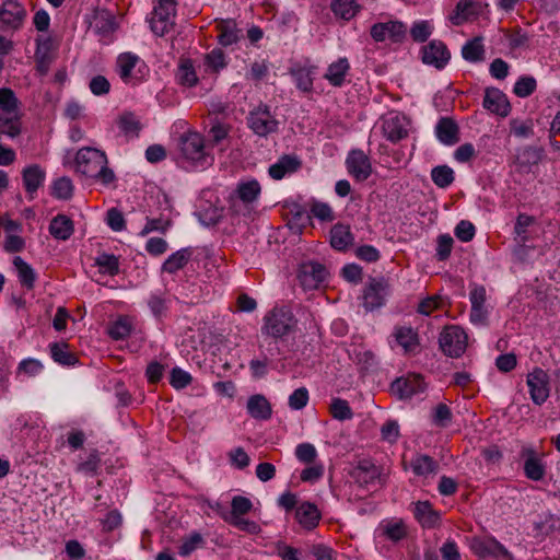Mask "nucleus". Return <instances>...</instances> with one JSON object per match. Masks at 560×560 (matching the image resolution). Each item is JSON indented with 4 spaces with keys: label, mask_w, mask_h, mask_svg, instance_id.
Segmentation results:
<instances>
[{
    "label": "nucleus",
    "mask_w": 560,
    "mask_h": 560,
    "mask_svg": "<svg viewBox=\"0 0 560 560\" xmlns=\"http://www.w3.org/2000/svg\"><path fill=\"white\" fill-rule=\"evenodd\" d=\"M107 163L106 154L94 148H82L75 155L77 172L105 185L115 180V174Z\"/></svg>",
    "instance_id": "1"
},
{
    "label": "nucleus",
    "mask_w": 560,
    "mask_h": 560,
    "mask_svg": "<svg viewBox=\"0 0 560 560\" xmlns=\"http://www.w3.org/2000/svg\"><path fill=\"white\" fill-rule=\"evenodd\" d=\"M296 319L290 308L273 307L264 318L262 334L272 338H282L294 330Z\"/></svg>",
    "instance_id": "2"
},
{
    "label": "nucleus",
    "mask_w": 560,
    "mask_h": 560,
    "mask_svg": "<svg viewBox=\"0 0 560 560\" xmlns=\"http://www.w3.org/2000/svg\"><path fill=\"white\" fill-rule=\"evenodd\" d=\"M441 351L451 358H459L466 351L468 336L466 331L457 325H447L439 336Z\"/></svg>",
    "instance_id": "3"
},
{
    "label": "nucleus",
    "mask_w": 560,
    "mask_h": 560,
    "mask_svg": "<svg viewBox=\"0 0 560 560\" xmlns=\"http://www.w3.org/2000/svg\"><path fill=\"white\" fill-rule=\"evenodd\" d=\"M390 294V284L384 277L370 278L362 294V306L366 312L383 307Z\"/></svg>",
    "instance_id": "4"
},
{
    "label": "nucleus",
    "mask_w": 560,
    "mask_h": 560,
    "mask_svg": "<svg viewBox=\"0 0 560 560\" xmlns=\"http://www.w3.org/2000/svg\"><path fill=\"white\" fill-rule=\"evenodd\" d=\"M178 149L185 160L198 166H203L208 163L203 138L198 132H187L182 135L178 141Z\"/></svg>",
    "instance_id": "5"
},
{
    "label": "nucleus",
    "mask_w": 560,
    "mask_h": 560,
    "mask_svg": "<svg viewBox=\"0 0 560 560\" xmlns=\"http://www.w3.org/2000/svg\"><path fill=\"white\" fill-rule=\"evenodd\" d=\"M248 127L258 137H267L278 130L279 122L270 112L269 106L260 104L249 112Z\"/></svg>",
    "instance_id": "6"
},
{
    "label": "nucleus",
    "mask_w": 560,
    "mask_h": 560,
    "mask_svg": "<svg viewBox=\"0 0 560 560\" xmlns=\"http://www.w3.org/2000/svg\"><path fill=\"white\" fill-rule=\"evenodd\" d=\"M327 268L317 261H305L301 264L298 279L304 290H315L319 288L328 278Z\"/></svg>",
    "instance_id": "7"
},
{
    "label": "nucleus",
    "mask_w": 560,
    "mask_h": 560,
    "mask_svg": "<svg viewBox=\"0 0 560 560\" xmlns=\"http://www.w3.org/2000/svg\"><path fill=\"white\" fill-rule=\"evenodd\" d=\"M427 388L425 382L420 374H408L396 378L390 390L397 398L405 400L423 393Z\"/></svg>",
    "instance_id": "8"
},
{
    "label": "nucleus",
    "mask_w": 560,
    "mask_h": 560,
    "mask_svg": "<svg viewBox=\"0 0 560 560\" xmlns=\"http://www.w3.org/2000/svg\"><path fill=\"white\" fill-rule=\"evenodd\" d=\"M527 386L529 395L534 404L542 405L549 397V376L540 368H535L533 372L527 375Z\"/></svg>",
    "instance_id": "9"
},
{
    "label": "nucleus",
    "mask_w": 560,
    "mask_h": 560,
    "mask_svg": "<svg viewBox=\"0 0 560 560\" xmlns=\"http://www.w3.org/2000/svg\"><path fill=\"white\" fill-rule=\"evenodd\" d=\"M451 52L446 45L438 39L431 40L421 48V60L438 70L443 69L450 61Z\"/></svg>",
    "instance_id": "10"
},
{
    "label": "nucleus",
    "mask_w": 560,
    "mask_h": 560,
    "mask_svg": "<svg viewBox=\"0 0 560 560\" xmlns=\"http://www.w3.org/2000/svg\"><path fill=\"white\" fill-rule=\"evenodd\" d=\"M348 173L358 182L366 180L372 174L369 156L362 150H352L346 159Z\"/></svg>",
    "instance_id": "11"
},
{
    "label": "nucleus",
    "mask_w": 560,
    "mask_h": 560,
    "mask_svg": "<svg viewBox=\"0 0 560 560\" xmlns=\"http://www.w3.org/2000/svg\"><path fill=\"white\" fill-rule=\"evenodd\" d=\"M407 28L402 22L388 21L372 25L370 34L375 42H384L387 38L394 43L401 42L406 36Z\"/></svg>",
    "instance_id": "12"
},
{
    "label": "nucleus",
    "mask_w": 560,
    "mask_h": 560,
    "mask_svg": "<svg viewBox=\"0 0 560 560\" xmlns=\"http://www.w3.org/2000/svg\"><path fill=\"white\" fill-rule=\"evenodd\" d=\"M26 18L25 8L16 0H5L0 8V22L4 27L19 30Z\"/></svg>",
    "instance_id": "13"
},
{
    "label": "nucleus",
    "mask_w": 560,
    "mask_h": 560,
    "mask_svg": "<svg viewBox=\"0 0 560 560\" xmlns=\"http://www.w3.org/2000/svg\"><path fill=\"white\" fill-rule=\"evenodd\" d=\"M520 456L524 459V474L529 480L539 481L545 477V465L533 447L524 446Z\"/></svg>",
    "instance_id": "14"
},
{
    "label": "nucleus",
    "mask_w": 560,
    "mask_h": 560,
    "mask_svg": "<svg viewBox=\"0 0 560 560\" xmlns=\"http://www.w3.org/2000/svg\"><path fill=\"white\" fill-rule=\"evenodd\" d=\"M141 62L138 55L132 52H122L117 57L116 70L119 78L127 84H137L140 81V77L133 71L136 67Z\"/></svg>",
    "instance_id": "15"
},
{
    "label": "nucleus",
    "mask_w": 560,
    "mask_h": 560,
    "mask_svg": "<svg viewBox=\"0 0 560 560\" xmlns=\"http://www.w3.org/2000/svg\"><path fill=\"white\" fill-rule=\"evenodd\" d=\"M483 107L502 117L511 112V105L506 95L497 88H487L483 97Z\"/></svg>",
    "instance_id": "16"
},
{
    "label": "nucleus",
    "mask_w": 560,
    "mask_h": 560,
    "mask_svg": "<svg viewBox=\"0 0 560 560\" xmlns=\"http://www.w3.org/2000/svg\"><path fill=\"white\" fill-rule=\"evenodd\" d=\"M470 549L480 558L510 556L506 548L493 538H474L470 544Z\"/></svg>",
    "instance_id": "17"
},
{
    "label": "nucleus",
    "mask_w": 560,
    "mask_h": 560,
    "mask_svg": "<svg viewBox=\"0 0 560 560\" xmlns=\"http://www.w3.org/2000/svg\"><path fill=\"white\" fill-rule=\"evenodd\" d=\"M350 476L360 486H369L380 478L381 470L372 459L363 458L352 468Z\"/></svg>",
    "instance_id": "18"
},
{
    "label": "nucleus",
    "mask_w": 560,
    "mask_h": 560,
    "mask_svg": "<svg viewBox=\"0 0 560 560\" xmlns=\"http://www.w3.org/2000/svg\"><path fill=\"white\" fill-rule=\"evenodd\" d=\"M383 132L387 140L397 142L408 135L407 121L404 116L392 114L383 121Z\"/></svg>",
    "instance_id": "19"
},
{
    "label": "nucleus",
    "mask_w": 560,
    "mask_h": 560,
    "mask_svg": "<svg viewBox=\"0 0 560 560\" xmlns=\"http://www.w3.org/2000/svg\"><path fill=\"white\" fill-rule=\"evenodd\" d=\"M322 518L318 508L308 501L302 502L295 511V520L305 529H314Z\"/></svg>",
    "instance_id": "20"
},
{
    "label": "nucleus",
    "mask_w": 560,
    "mask_h": 560,
    "mask_svg": "<svg viewBox=\"0 0 560 560\" xmlns=\"http://www.w3.org/2000/svg\"><path fill=\"white\" fill-rule=\"evenodd\" d=\"M354 236L350 226L342 223H336L330 229V245L339 252L346 250L353 244Z\"/></svg>",
    "instance_id": "21"
},
{
    "label": "nucleus",
    "mask_w": 560,
    "mask_h": 560,
    "mask_svg": "<svg viewBox=\"0 0 560 560\" xmlns=\"http://www.w3.org/2000/svg\"><path fill=\"white\" fill-rule=\"evenodd\" d=\"M436 138L446 145H453L459 141L458 126L448 117H442L435 126Z\"/></svg>",
    "instance_id": "22"
},
{
    "label": "nucleus",
    "mask_w": 560,
    "mask_h": 560,
    "mask_svg": "<svg viewBox=\"0 0 560 560\" xmlns=\"http://www.w3.org/2000/svg\"><path fill=\"white\" fill-rule=\"evenodd\" d=\"M301 166V161L293 155H283L277 163L269 166L268 173L271 178L279 180L287 174L296 172Z\"/></svg>",
    "instance_id": "23"
},
{
    "label": "nucleus",
    "mask_w": 560,
    "mask_h": 560,
    "mask_svg": "<svg viewBox=\"0 0 560 560\" xmlns=\"http://www.w3.org/2000/svg\"><path fill=\"white\" fill-rule=\"evenodd\" d=\"M92 27L101 36L110 35L117 27L115 15L106 9L96 10Z\"/></svg>",
    "instance_id": "24"
},
{
    "label": "nucleus",
    "mask_w": 560,
    "mask_h": 560,
    "mask_svg": "<svg viewBox=\"0 0 560 560\" xmlns=\"http://www.w3.org/2000/svg\"><path fill=\"white\" fill-rule=\"evenodd\" d=\"M22 177L26 192L33 195L44 184L46 173L39 165L33 164L23 170Z\"/></svg>",
    "instance_id": "25"
},
{
    "label": "nucleus",
    "mask_w": 560,
    "mask_h": 560,
    "mask_svg": "<svg viewBox=\"0 0 560 560\" xmlns=\"http://www.w3.org/2000/svg\"><path fill=\"white\" fill-rule=\"evenodd\" d=\"M350 70V63L346 57L339 58L337 61L330 63L327 68L324 78L336 88L343 85L346 75Z\"/></svg>",
    "instance_id": "26"
},
{
    "label": "nucleus",
    "mask_w": 560,
    "mask_h": 560,
    "mask_svg": "<svg viewBox=\"0 0 560 560\" xmlns=\"http://www.w3.org/2000/svg\"><path fill=\"white\" fill-rule=\"evenodd\" d=\"M192 254L194 250L190 247L180 248L179 250L170 255L168 258L163 262L161 267L162 271L170 275L177 272L188 264Z\"/></svg>",
    "instance_id": "27"
},
{
    "label": "nucleus",
    "mask_w": 560,
    "mask_h": 560,
    "mask_svg": "<svg viewBox=\"0 0 560 560\" xmlns=\"http://www.w3.org/2000/svg\"><path fill=\"white\" fill-rule=\"evenodd\" d=\"M73 232H74L73 221L65 214H57L50 221L49 233L56 240L67 241L71 237Z\"/></svg>",
    "instance_id": "28"
},
{
    "label": "nucleus",
    "mask_w": 560,
    "mask_h": 560,
    "mask_svg": "<svg viewBox=\"0 0 560 560\" xmlns=\"http://www.w3.org/2000/svg\"><path fill=\"white\" fill-rule=\"evenodd\" d=\"M247 411L249 416L257 420H268L272 410L269 401L262 395H253L247 400Z\"/></svg>",
    "instance_id": "29"
},
{
    "label": "nucleus",
    "mask_w": 560,
    "mask_h": 560,
    "mask_svg": "<svg viewBox=\"0 0 560 560\" xmlns=\"http://www.w3.org/2000/svg\"><path fill=\"white\" fill-rule=\"evenodd\" d=\"M394 337L406 353L413 352L419 346L418 334L410 326L396 327Z\"/></svg>",
    "instance_id": "30"
},
{
    "label": "nucleus",
    "mask_w": 560,
    "mask_h": 560,
    "mask_svg": "<svg viewBox=\"0 0 560 560\" xmlns=\"http://www.w3.org/2000/svg\"><path fill=\"white\" fill-rule=\"evenodd\" d=\"M416 520L423 526L431 528L439 522V514L428 501H418L413 506Z\"/></svg>",
    "instance_id": "31"
},
{
    "label": "nucleus",
    "mask_w": 560,
    "mask_h": 560,
    "mask_svg": "<svg viewBox=\"0 0 560 560\" xmlns=\"http://www.w3.org/2000/svg\"><path fill=\"white\" fill-rule=\"evenodd\" d=\"M21 133L19 112H0V135L15 138Z\"/></svg>",
    "instance_id": "32"
},
{
    "label": "nucleus",
    "mask_w": 560,
    "mask_h": 560,
    "mask_svg": "<svg viewBox=\"0 0 560 560\" xmlns=\"http://www.w3.org/2000/svg\"><path fill=\"white\" fill-rule=\"evenodd\" d=\"M217 27L220 31L218 39L222 46H231L238 42L241 31L236 27L234 20H223Z\"/></svg>",
    "instance_id": "33"
},
{
    "label": "nucleus",
    "mask_w": 560,
    "mask_h": 560,
    "mask_svg": "<svg viewBox=\"0 0 560 560\" xmlns=\"http://www.w3.org/2000/svg\"><path fill=\"white\" fill-rule=\"evenodd\" d=\"M462 56L466 61L480 62L485 60L483 38L480 36L468 40L462 48Z\"/></svg>",
    "instance_id": "34"
},
{
    "label": "nucleus",
    "mask_w": 560,
    "mask_h": 560,
    "mask_svg": "<svg viewBox=\"0 0 560 560\" xmlns=\"http://www.w3.org/2000/svg\"><path fill=\"white\" fill-rule=\"evenodd\" d=\"M476 15H478L476 3L462 0L456 4L455 10L450 15V20L454 25H460Z\"/></svg>",
    "instance_id": "35"
},
{
    "label": "nucleus",
    "mask_w": 560,
    "mask_h": 560,
    "mask_svg": "<svg viewBox=\"0 0 560 560\" xmlns=\"http://www.w3.org/2000/svg\"><path fill=\"white\" fill-rule=\"evenodd\" d=\"M260 191V184L256 179H252L238 183L234 195L244 203H252L257 200Z\"/></svg>",
    "instance_id": "36"
},
{
    "label": "nucleus",
    "mask_w": 560,
    "mask_h": 560,
    "mask_svg": "<svg viewBox=\"0 0 560 560\" xmlns=\"http://www.w3.org/2000/svg\"><path fill=\"white\" fill-rule=\"evenodd\" d=\"M253 509L252 501L243 495H235L231 501V512L226 515H223V520L226 523H232V521H236L242 518L245 514L250 512Z\"/></svg>",
    "instance_id": "37"
},
{
    "label": "nucleus",
    "mask_w": 560,
    "mask_h": 560,
    "mask_svg": "<svg viewBox=\"0 0 560 560\" xmlns=\"http://www.w3.org/2000/svg\"><path fill=\"white\" fill-rule=\"evenodd\" d=\"M560 529V520L550 513L539 516L534 523V532L536 537H546Z\"/></svg>",
    "instance_id": "38"
},
{
    "label": "nucleus",
    "mask_w": 560,
    "mask_h": 560,
    "mask_svg": "<svg viewBox=\"0 0 560 560\" xmlns=\"http://www.w3.org/2000/svg\"><path fill=\"white\" fill-rule=\"evenodd\" d=\"M314 67H296L291 69L295 85L302 92H311L314 82Z\"/></svg>",
    "instance_id": "39"
},
{
    "label": "nucleus",
    "mask_w": 560,
    "mask_h": 560,
    "mask_svg": "<svg viewBox=\"0 0 560 560\" xmlns=\"http://www.w3.org/2000/svg\"><path fill=\"white\" fill-rule=\"evenodd\" d=\"M13 265L16 268L21 284L28 290L33 289L36 279L33 268L20 256L14 257Z\"/></svg>",
    "instance_id": "40"
},
{
    "label": "nucleus",
    "mask_w": 560,
    "mask_h": 560,
    "mask_svg": "<svg viewBox=\"0 0 560 560\" xmlns=\"http://www.w3.org/2000/svg\"><path fill=\"white\" fill-rule=\"evenodd\" d=\"M50 354L54 361L61 365L71 366L78 362V358L69 351V347L65 342L50 345Z\"/></svg>",
    "instance_id": "41"
},
{
    "label": "nucleus",
    "mask_w": 560,
    "mask_h": 560,
    "mask_svg": "<svg viewBox=\"0 0 560 560\" xmlns=\"http://www.w3.org/2000/svg\"><path fill=\"white\" fill-rule=\"evenodd\" d=\"M176 79L179 84L191 88L198 83V77L196 74L191 60L184 59L178 66Z\"/></svg>",
    "instance_id": "42"
},
{
    "label": "nucleus",
    "mask_w": 560,
    "mask_h": 560,
    "mask_svg": "<svg viewBox=\"0 0 560 560\" xmlns=\"http://www.w3.org/2000/svg\"><path fill=\"white\" fill-rule=\"evenodd\" d=\"M330 8L335 15L348 21L358 13L360 7L354 0H331Z\"/></svg>",
    "instance_id": "43"
},
{
    "label": "nucleus",
    "mask_w": 560,
    "mask_h": 560,
    "mask_svg": "<svg viewBox=\"0 0 560 560\" xmlns=\"http://www.w3.org/2000/svg\"><path fill=\"white\" fill-rule=\"evenodd\" d=\"M411 467L417 476H428L436 472L439 464L429 455H419L412 460Z\"/></svg>",
    "instance_id": "44"
},
{
    "label": "nucleus",
    "mask_w": 560,
    "mask_h": 560,
    "mask_svg": "<svg viewBox=\"0 0 560 560\" xmlns=\"http://www.w3.org/2000/svg\"><path fill=\"white\" fill-rule=\"evenodd\" d=\"M432 182L440 188L451 186L455 179L454 171L447 165H439L431 171Z\"/></svg>",
    "instance_id": "45"
},
{
    "label": "nucleus",
    "mask_w": 560,
    "mask_h": 560,
    "mask_svg": "<svg viewBox=\"0 0 560 560\" xmlns=\"http://www.w3.org/2000/svg\"><path fill=\"white\" fill-rule=\"evenodd\" d=\"M51 195L61 200H68L73 195V184L69 177L56 179L51 186Z\"/></svg>",
    "instance_id": "46"
},
{
    "label": "nucleus",
    "mask_w": 560,
    "mask_h": 560,
    "mask_svg": "<svg viewBox=\"0 0 560 560\" xmlns=\"http://www.w3.org/2000/svg\"><path fill=\"white\" fill-rule=\"evenodd\" d=\"M120 130L131 137H137L141 130V124L132 113H124L118 120Z\"/></svg>",
    "instance_id": "47"
},
{
    "label": "nucleus",
    "mask_w": 560,
    "mask_h": 560,
    "mask_svg": "<svg viewBox=\"0 0 560 560\" xmlns=\"http://www.w3.org/2000/svg\"><path fill=\"white\" fill-rule=\"evenodd\" d=\"M537 88V82L534 77H521L514 84L513 92L516 96L525 98L532 95Z\"/></svg>",
    "instance_id": "48"
},
{
    "label": "nucleus",
    "mask_w": 560,
    "mask_h": 560,
    "mask_svg": "<svg viewBox=\"0 0 560 560\" xmlns=\"http://www.w3.org/2000/svg\"><path fill=\"white\" fill-rule=\"evenodd\" d=\"M20 101L10 88L0 89V112H19Z\"/></svg>",
    "instance_id": "49"
},
{
    "label": "nucleus",
    "mask_w": 560,
    "mask_h": 560,
    "mask_svg": "<svg viewBox=\"0 0 560 560\" xmlns=\"http://www.w3.org/2000/svg\"><path fill=\"white\" fill-rule=\"evenodd\" d=\"M310 212L313 217L320 221L331 222L335 219L331 207L318 200H312L310 203Z\"/></svg>",
    "instance_id": "50"
},
{
    "label": "nucleus",
    "mask_w": 560,
    "mask_h": 560,
    "mask_svg": "<svg viewBox=\"0 0 560 560\" xmlns=\"http://www.w3.org/2000/svg\"><path fill=\"white\" fill-rule=\"evenodd\" d=\"M330 413L337 420H349L353 417V412L349 402L341 398H335L330 405Z\"/></svg>",
    "instance_id": "51"
},
{
    "label": "nucleus",
    "mask_w": 560,
    "mask_h": 560,
    "mask_svg": "<svg viewBox=\"0 0 560 560\" xmlns=\"http://www.w3.org/2000/svg\"><path fill=\"white\" fill-rule=\"evenodd\" d=\"M95 264L101 270L110 276H115L119 271L118 258L112 254H102L95 259Z\"/></svg>",
    "instance_id": "52"
},
{
    "label": "nucleus",
    "mask_w": 560,
    "mask_h": 560,
    "mask_svg": "<svg viewBox=\"0 0 560 560\" xmlns=\"http://www.w3.org/2000/svg\"><path fill=\"white\" fill-rule=\"evenodd\" d=\"M131 332V324L127 318H119L108 327L109 336L115 340H121Z\"/></svg>",
    "instance_id": "53"
},
{
    "label": "nucleus",
    "mask_w": 560,
    "mask_h": 560,
    "mask_svg": "<svg viewBox=\"0 0 560 560\" xmlns=\"http://www.w3.org/2000/svg\"><path fill=\"white\" fill-rule=\"evenodd\" d=\"M203 542V538L199 533H192L188 537L184 538L179 548L178 553L183 557H187L199 548Z\"/></svg>",
    "instance_id": "54"
},
{
    "label": "nucleus",
    "mask_w": 560,
    "mask_h": 560,
    "mask_svg": "<svg viewBox=\"0 0 560 560\" xmlns=\"http://www.w3.org/2000/svg\"><path fill=\"white\" fill-rule=\"evenodd\" d=\"M432 34V26L428 21H418L410 28V36L417 43H424Z\"/></svg>",
    "instance_id": "55"
},
{
    "label": "nucleus",
    "mask_w": 560,
    "mask_h": 560,
    "mask_svg": "<svg viewBox=\"0 0 560 560\" xmlns=\"http://www.w3.org/2000/svg\"><path fill=\"white\" fill-rule=\"evenodd\" d=\"M100 466H101L100 454L97 451L94 450L89 454L88 458L84 462H82L78 465L77 469L80 472H84L88 475H95V474H97Z\"/></svg>",
    "instance_id": "56"
},
{
    "label": "nucleus",
    "mask_w": 560,
    "mask_h": 560,
    "mask_svg": "<svg viewBox=\"0 0 560 560\" xmlns=\"http://www.w3.org/2000/svg\"><path fill=\"white\" fill-rule=\"evenodd\" d=\"M192 381L191 375L182 370L180 368H174L171 371L170 383L175 389H183L187 387Z\"/></svg>",
    "instance_id": "57"
},
{
    "label": "nucleus",
    "mask_w": 560,
    "mask_h": 560,
    "mask_svg": "<svg viewBox=\"0 0 560 560\" xmlns=\"http://www.w3.org/2000/svg\"><path fill=\"white\" fill-rule=\"evenodd\" d=\"M205 60L208 68L214 72H219L226 67L225 55L221 49H213L206 55Z\"/></svg>",
    "instance_id": "58"
},
{
    "label": "nucleus",
    "mask_w": 560,
    "mask_h": 560,
    "mask_svg": "<svg viewBox=\"0 0 560 560\" xmlns=\"http://www.w3.org/2000/svg\"><path fill=\"white\" fill-rule=\"evenodd\" d=\"M452 421V411L445 404H439L434 409L433 423L436 427L445 428Z\"/></svg>",
    "instance_id": "59"
},
{
    "label": "nucleus",
    "mask_w": 560,
    "mask_h": 560,
    "mask_svg": "<svg viewBox=\"0 0 560 560\" xmlns=\"http://www.w3.org/2000/svg\"><path fill=\"white\" fill-rule=\"evenodd\" d=\"M295 456L300 462L311 464L315 460L317 452L313 444L302 443L296 446Z\"/></svg>",
    "instance_id": "60"
},
{
    "label": "nucleus",
    "mask_w": 560,
    "mask_h": 560,
    "mask_svg": "<svg viewBox=\"0 0 560 560\" xmlns=\"http://www.w3.org/2000/svg\"><path fill=\"white\" fill-rule=\"evenodd\" d=\"M308 402V390L305 387L295 389L289 396V406L293 410L303 409Z\"/></svg>",
    "instance_id": "61"
},
{
    "label": "nucleus",
    "mask_w": 560,
    "mask_h": 560,
    "mask_svg": "<svg viewBox=\"0 0 560 560\" xmlns=\"http://www.w3.org/2000/svg\"><path fill=\"white\" fill-rule=\"evenodd\" d=\"M453 243H454L453 238L447 234L439 236L438 246H436L438 260L444 261L450 257L452 247H453Z\"/></svg>",
    "instance_id": "62"
},
{
    "label": "nucleus",
    "mask_w": 560,
    "mask_h": 560,
    "mask_svg": "<svg viewBox=\"0 0 560 560\" xmlns=\"http://www.w3.org/2000/svg\"><path fill=\"white\" fill-rule=\"evenodd\" d=\"M106 222L108 226L115 232H120L126 226V221L121 211L116 208H112L107 211Z\"/></svg>",
    "instance_id": "63"
},
{
    "label": "nucleus",
    "mask_w": 560,
    "mask_h": 560,
    "mask_svg": "<svg viewBox=\"0 0 560 560\" xmlns=\"http://www.w3.org/2000/svg\"><path fill=\"white\" fill-rule=\"evenodd\" d=\"M475 225L467 220H462L455 228V235L462 242H469L475 236Z\"/></svg>",
    "instance_id": "64"
}]
</instances>
